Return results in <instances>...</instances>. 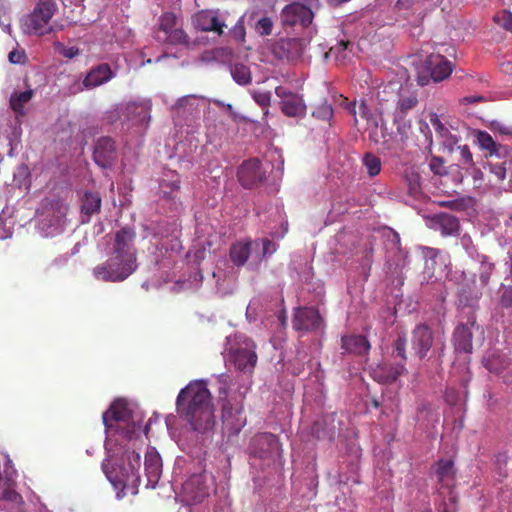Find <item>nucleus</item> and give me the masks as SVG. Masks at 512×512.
I'll list each match as a JSON object with an SVG mask.
<instances>
[{
	"label": "nucleus",
	"instance_id": "4",
	"mask_svg": "<svg viewBox=\"0 0 512 512\" xmlns=\"http://www.w3.org/2000/svg\"><path fill=\"white\" fill-rule=\"evenodd\" d=\"M140 466V453L127 449L123 454L121 465H117L112 459H106L102 463V470L116 488L134 490L140 483Z\"/></svg>",
	"mask_w": 512,
	"mask_h": 512
},
{
	"label": "nucleus",
	"instance_id": "21",
	"mask_svg": "<svg viewBox=\"0 0 512 512\" xmlns=\"http://www.w3.org/2000/svg\"><path fill=\"white\" fill-rule=\"evenodd\" d=\"M369 138L372 142L380 145L383 150H392V135L388 132L387 127L384 124L383 119L377 123V126H372L367 129Z\"/></svg>",
	"mask_w": 512,
	"mask_h": 512
},
{
	"label": "nucleus",
	"instance_id": "44",
	"mask_svg": "<svg viewBox=\"0 0 512 512\" xmlns=\"http://www.w3.org/2000/svg\"><path fill=\"white\" fill-rule=\"evenodd\" d=\"M268 445L269 452H278L279 442L275 435L269 433L258 434V446Z\"/></svg>",
	"mask_w": 512,
	"mask_h": 512
},
{
	"label": "nucleus",
	"instance_id": "12",
	"mask_svg": "<svg viewBox=\"0 0 512 512\" xmlns=\"http://www.w3.org/2000/svg\"><path fill=\"white\" fill-rule=\"evenodd\" d=\"M146 487L155 488L162 474V459L155 448H149L145 453L144 461Z\"/></svg>",
	"mask_w": 512,
	"mask_h": 512
},
{
	"label": "nucleus",
	"instance_id": "56",
	"mask_svg": "<svg viewBox=\"0 0 512 512\" xmlns=\"http://www.w3.org/2000/svg\"><path fill=\"white\" fill-rule=\"evenodd\" d=\"M431 123L433 127L435 128L436 132L441 136L444 137L445 134L448 133L447 128L441 123V121L437 118V116L431 117Z\"/></svg>",
	"mask_w": 512,
	"mask_h": 512
},
{
	"label": "nucleus",
	"instance_id": "54",
	"mask_svg": "<svg viewBox=\"0 0 512 512\" xmlns=\"http://www.w3.org/2000/svg\"><path fill=\"white\" fill-rule=\"evenodd\" d=\"M491 172L497 177L498 180H504L506 177V168L503 163H496L490 165Z\"/></svg>",
	"mask_w": 512,
	"mask_h": 512
},
{
	"label": "nucleus",
	"instance_id": "35",
	"mask_svg": "<svg viewBox=\"0 0 512 512\" xmlns=\"http://www.w3.org/2000/svg\"><path fill=\"white\" fill-rule=\"evenodd\" d=\"M497 305L512 310V285L501 284L497 290Z\"/></svg>",
	"mask_w": 512,
	"mask_h": 512
},
{
	"label": "nucleus",
	"instance_id": "22",
	"mask_svg": "<svg viewBox=\"0 0 512 512\" xmlns=\"http://www.w3.org/2000/svg\"><path fill=\"white\" fill-rule=\"evenodd\" d=\"M129 417V410L123 401L113 402L110 408L102 415L103 423L106 428H112L113 422L124 421Z\"/></svg>",
	"mask_w": 512,
	"mask_h": 512
},
{
	"label": "nucleus",
	"instance_id": "36",
	"mask_svg": "<svg viewBox=\"0 0 512 512\" xmlns=\"http://www.w3.org/2000/svg\"><path fill=\"white\" fill-rule=\"evenodd\" d=\"M358 114L367 122L366 129L377 126V123L382 120L381 114L371 111L363 101L358 106Z\"/></svg>",
	"mask_w": 512,
	"mask_h": 512
},
{
	"label": "nucleus",
	"instance_id": "26",
	"mask_svg": "<svg viewBox=\"0 0 512 512\" xmlns=\"http://www.w3.org/2000/svg\"><path fill=\"white\" fill-rule=\"evenodd\" d=\"M251 241H238L230 248V259L237 265L242 266L248 260L251 254Z\"/></svg>",
	"mask_w": 512,
	"mask_h": 512
},
{
	"label": "nucleus",
	"instance_id": "50",
	"mask_svg": "<svg viewBox=\"0 0 512 512\" xmlns=\"http://www.w3.org/2000/svg\"><path fill=\"white\" fill-rule=\"evenodd\" d=\"M273 21L269 17H263L258 20V32L261 35H270L272 33Z\"/></svg>",
	"mask_w": 512,
	"mask_h": 512
},
{
	"label": "nucleus",
	"instance_id": "45",
	"mask_svg": "<svg viewBox=\"0 0 512 512\" xmlns=\"http://www.w3.org/2000/svg\"><path fill=\"white\" fill-rule=\"evenodd\" d=\"M480 263V272H479V278L483 285H486L490 279V276L492 274V271L494 269V265L488 261H486V256H483L481 259L478 260Z\"/></svg>",
	"mask_w": 512,
	"mask_h": 512
},
{
	"label": "nucleus",
	"instance_id": "31",
	"mask_svg": "<svg viewBox=\"0 0 512 512\" xmlns=\"http://www.w3.org/2000/svg\"><path fill=\"white\" fill-rule=\"evenodd\" d=\"M160 190L164 198L173 201L178 199V192L180 190V180L178 176L172 180H162L160 183Z\"/></svg>",
	"mask_w": 512,
	"mask_h": 512
},
{
	"label": "nucleus",
	"instance_id": "38",
	"mask_svg": "<svg viewBox=\"0 0 512 512\" xmlns=\"http://www.w3.org/2000/svg\"><path fill=\"white\" fill-rule=\"evenodd\" d=\"M362 161L370 177H374L380 173L382 164L379 157L372 153H366Z\"/></svg>",
	"mask_w": 512,
	"mask_h": 512
},
{
	"label": "nucleus",
	"instance_id": "16",
	"mask_svg": "<svg viewBox=\"0 0 512 512\" xmlns=\"http://www.w3.org/2000/svg\"><path fill=\"white\" fill-rule=\"evenodd\" d=\"M114 74L111 67L107 63H102L90 69L84 78V87L86 89H93L102 84L107 83L113 78Z\"/></svg>",
	"mask_w": 512,
	"mask_h": 512
},
{
	"label": "nucleus",
	"instance_id": "43",
	"mask_svg": "<svg viewBox=\"0 0 512 512\" xmlns=\"http://www.w3.org/2000/svg\"><path fill=\"white\" fill-rule=\"evenodd\" d=\"M494 21L506 31L512 32V12L503 10L494 16Z\"/></svg>",
	"mask_w": 512,
	"mask_h": 512
},
{
	"label": "nucleus",
	"instance_id": "64",
	"mask_svg": "<svg viewBox=\"0 0 512 512\" xmlns=\"http://www.w3.org/2000/svg\"><path fill=\"white\" fill-rule=\"evenodd\" d=\"M78 53H79L78 48L70 47V48H68V49L64 50L63 55H64L66 58L71 59V58L75 57L76 55H78Z\"/></svg>",
	"mask_w": 512,
	"mask_h": 512
},
{
	"label": "nucleus",
	"instance_id": "15",
	"mask_svg": "<svg viewBox=\"0 0 512 512\" xmlns=\"http://www.w3.org/2000/svg\"><path fill=\"white\" fill-rule=\"evenodd\" d=\"M429 226L435 231H439L443 236H451L458 232L460 224L457 217L440 213L430 219Z\"/></svg>",
	"mask_w": 512,
	"mask_h": 512
},
{
	"label": "nucleus",
	"instance_id": "10",
	"mask_svg": "<svg viewBox=\"0 0 512 512\" xmlns=\"http://www.w3.org/2000/svg\"><path fill=\"white\" fill-rule=\"evenodd\" d=\"M479 328L476 325L475 318L469 317L467 323L465 324H459L453 334V343L455 346L456 351L458 352H464V353H471L472 351V336H473V329Z\"/></svg>",
	"mask_w": 512,
	"mask_h": 512
},
{
	"label": "nucleus",
	"instance_id": "17",
	"mask_svg": "<svg viewBox=\"0 0 512 512\" xmlns=\"http://www.w3.org/2000/svg\"><path fill=\"white\" fill-rule=\"evenodd\" d=\"M193 23L201 31H213L221 35L225 24L221 22L215 12L203 10L194 16Z\"/></svg>",
	"mask_w": 512,
	"mask_h": 512
},
{
	"label": "nucleus",
	"instance_id": "1",
	"mask_svg": "<svg viewBox=\"0 0 512 512\" xmlns=\"http://www.w3.org/2000/svg\"><path fill=\"white\" fill-rule=\"evenodd\" d=\"M135 239L133 229L124 227L118 230L114 236L112 256L94 268V276L106 282H120L135 272L138 267Z\"/></svg>",
	"mask_w": 512,
	"mask_h": 512
},
{
	"label": "nucleus",
	"instance_id": "18",
	"mask_svg": "<svg viewBox=\"0 0 512 512\" xmlns=\"http://www.w3.org/2000/svg\"><path fill=\"white\" fill-rule=\"evenodd\" d=\"M229 361L235 368L244 373H251L256 363V355L246 349H235L230 352Z\"/></svg>",
	"mask_w": 512,
	"mask_h": 512
},
{
	"label": "nucleus",
	"instance_id": "52",
	"mask_svg": "<svg viewBox=\"0 0 512 512\" xmlns=\"http://www.w3.org/2000/svg\"><path fill=\"white\" fill-rule=\"evenodd\" d=\"M271 96L270 91H258V105L263 108L265 116L268 114L267 106L270 103Z\"/></svg>",
	"mask_w": 512,
	"mask_h": 512
},
{
	"label": "nucleus",
	"instance_id": "61",
	"mask_svg": "<svg viewBox=\"0 0 512 512\" xmlns=\"http://www.w3.org/2000/svg\"><path fill=\"white\" fill-rule=\"evenodd\" d=\"M419 189V177L413 175L409 182V190L412 194H416Z\"/></svg>",
	"mask_w": 512,
	"mask_h": 512
},
{
	"label": "nucleus",
	"instance_id": "33",
	"mask_svg": "<svg viewBox=\"0 0 512 512\" xmlns=\"http://www.w3.org/2000/svg\"><path fill=\"white\" fill-rule=\"evenodd\" d=\"M232 78L240 85L249 84L252 80L250 68L244 64L237 63L231 68Z\"/></svg>",
	"mask_w": 512,
	"mask_h": 512
},
{
	"label": "nucleus",
	"instance_id": "48",
	"mask_svg": "<svg viewBox=\"0 0 512 512\" xmlns=\"http://www.w3.org/2000/svg\"><path fill=\"white\" fill-rule=\"evenodd\" d=\"M406 337L398 336L394 344L393 355L395 358L399 357L402 361L406 359L405 350H406Z\"/></svg>",
	"mask_w": 512,
	"mask_h": 512
},
{
	"label": "nucleus",
	"instance_id": "30",
	"mask_svg": "<svg viewBox=\"0 0 512 512\" xmlns=\"http://www.w3.org/2000/svg\"><path fill=\"white\" fill-rule=\"evenodd\" d=\"M100 207L101 197L99 194L96 192H85L81 205L82 213L87 217H90L91 215L98 213L100 211Z\"/></svg>",
	"mask_w": 512,
	"mask_h": 512
},
{
	"label": "nucleus",
	"instance_id": "58",
	"mask_svg": "<svg viewBox=\"0 0 512 512\" xmlns=\"http://www.w3.org/2000/svg\"><path fill=\"white\" fill-rule=\"evenodd\" d=\"M9 61L13 64H20L24 62L25 55L21 52L13 50L8 55Z\"/></svg>",
	"mask_w": 512,
	"mask_h": 512
},
{
	"label": "nucleus",
	"instance_id": "24",
	"mask_svg": "<svg viewBox=\"0 0 512 512\" xmlns=\"http://www.w3.org/2000/svg\"><path fill=\"white\" fill-rule=\"evenodd\" d=\"M238 180L245 188L251 189L256 184V160L250 159L242 163L238 169Z\"/></svg>",
	"mask_w": 512,
	"mask_h": 512
},
{
	"label": "nucleus",
	"instance_id": "41",
	"mask_svg": "<svg viewBox=\"0 0 512 512\" xmlns=\"http://www.w3.org/2000/svg\"><path fill=\"white\" fill-rule=\"evenodd\" d=\"M333 114V108L327 101L319 103L312 112L313 117L323 121H329L333 117Z\"/></svg>",
	"mask_w": 512,
	"mask_h": 512
},
{
	"label": "nucleus",
	"instance_id": "11",
	"mask_svg": "<svg viewBox=\"0 0 512 512\" xmlns=\"http://www.w3.org/2000/svg\"><path fill=\"white\" fill-rule=\"evenodd\" d=\"M93 158L99 167H111L116 159L115 142L110 137L98 139L94 147Z\"/></svg>",
	"mask_w": 512,
	"mask_h": 512
},
{
	"label": "nucleus",
	"instance_id": "47",
	"mask_svg": "<svg viewBox=\"0 0 512 512\" xmlns=\"http://www.w3.org/2000/svg\"><path fill=\"white\" fill-rule=\"evenodd\" d=\"M458 149L460 152L463 169L468 172L469 167H473L474 164L472 153L470 152V149L467 145L459 146Z\"/></svg>",
	"mask_w": 512,
	"mask_h": 512
},
{
	"label": "nucleus",
	"instance_id": "60",
	"mask_svg": "<svg viewBox=\"0 0 512 512\" xmlns=\"http://www.w3.org/2000/svg\"><path fill=\"white\" fill-rule=\"evenodd\" d=\"M440 204L442 206L449 207L453 210H461L463 208V203H462V201H459V200L443 201V202H440Z\"/></svg>",
	"mask_w": 512,
	"mask_h": 512
},
{
	"label": "nucleus",
	"instance_id": "57",
	"mask_svg": "<svg viewBox=\"0 0 512 512\" xmlns=\"http://www.w3.org/2000/svg\"><path fill=\"white\" fill-rule=\"evenodd\" d=\"M443 138V145L450 151L453 150L454 146L458 143V138L455 135H451L449 132L445 134Z\"/></svg>",
	"mask_w": 512,
	"mask_h": 512
},
{
	"label": "nucleus",
	"instance_id": "32",
	"mask_svg": "<svg viewBox=\"0 0 512 512\" xmlns=\"http://www.w3.org/2000/svg\"><path fill=\"white\" fill-rule=\"evenodd\" d=\"M0 500L12 505H19L22 502V496L7 481L0 480Z\"/></svg>",
	"mask_w": 512,
	"mask_h": 512
},
{
	"label": "nucleus",
	"instance_id": "23",
	"mask_svg": "<svg viewBox=\"0 0 512 512\" xmlns=\"http://www.w3.org/2000/svg\"><path fill=\"white\" fill-rule=\"evenodd\" d=\"M342 348L347 353L362 355L369 351L370 344L362 335H352L342 337Z\"/></svg>",
	"mask_w": 512,
	"mask_h": 512
},
{
	"label": "nucleus",
	"instance_id": "42",
	"mask_svg": "<svg viewBox=\"0 0 512 512\" xmlns=\"http://www.w3.org/2000/svg\"><path fill=\"white\" fill-rule=\"evenodd\" d=\"M51 208L54 211L51 223L60 224L67 214L68 206L63 202L57 200L51 204Z\"/></svg>",
	"mask_w": 512,
	"mask_h": 512
},
{
	"label": "nucleus",
	"instance_id": "3",
	"mask_svg": "<svg viewBox=\"0 0 512 512\" xmlns=\"http://www.w3.org/2000/svg\"><path fill=\"white\" fill-rule=\"evenodd\" d=\"M314 14L306 5L293 2L286 5L281 13V21L285 30L291 29L295 32L303 31L304 35L300 38H289L280 41L282 54H277L278 58L286 56L287 58H295L302 54L304 48L316 33L314 27L311 26Z\"/></svg>",
	"mask_w": 512,
	"mask_h": 512
},
{
	"label": "nucleus",
	"instance_id": "5",
	"mask_svg": "<svg viewBox=\"0 0 512 512\" xmlns=\"http://www.w3.org/2000/svg\"><path fill=\"white\" fill-rule=\"evenodd\" d=\"M283 166L281 151L267 146L263 158L258 159V187L265 184L268 194L277 192L283 176Z\"/></svg>",
	"mask_w": 512,
	"mask_h": 512
},
{
	"label": "nucleus",
	"instance_id": "7",
	"mask_svg": "<svg viewBox=\"0 0 512 512\" xmlns=\"http://www.w3.org/2000/svg\"><path fill=\"white\" fill-rule=\"evenodd\" d=\"M425 70L427 75H418L417 82L420 86L429 83V79L434 82H440L450 76L453 67L452 63L440 54H432L425 60Z\"/></svg>",
	"mask_w": 512,
	"mask_h": 512
},
{
	"label": "nucleus",
	"instance_id": "27",
	"mask_svg": "<svg viewBox=\"0 0 512 512\" xmlns=\"http://www.w3.org/2000/svg\"><path fill=\"white\" fill-rule=\"evenodd\" d=\"M417 103L418 99L416 94L402 88L399 93V100L395 110V117L398 118L404 116L409 110L413 109Z\"/></svg>",
	"mask_w": 512,
	"mask_h": 512
},
{
	"label": "nucleus",
	"instance_id": "39",
	"mask_svg": "<svg viewBox=\"0 0 512 512\" xmlns=\"http://www.w3.org/2000/svg\"><path fill=\"white\" fill-rule=\"evenodd\" d=\"M477 142L481 149L489 151L491 155L498 154V145L488 132L478 131Z\"/></svg>",
	"mask_w": 512,
	"mask_h": 512
},
{
	"label": "nucleus",
	"instance_id": "53",
	"mask_svg": "<svg viewBox=\"0 0 512 512\" xmlns=\"http://www.w3.org/2000/svg\"><path fill=\"white\" fill-rule=\"evenodd\" d=\"M71 80H72V83L68 87L67 94L75 95L77 93L82 92L84 89H86L84 87V80L82 82H80V80L76 77H72Z\"/></svg>",
	"mask_w": 512,
	"mask_h": 512
},
{
	"label": "nucleus",
	"instance_id": "9",
	"mask_svg": "<svg viewBox=\"0 0 512 512\" xmlns=\"http://www.w3.org/2000/svg\"><path fill=\"white\" fill-rule=\"evenodd\" d=\"M292 323L296 331L308 332L319 329L322 320L317 310L303 307L295 309Z\"/></svg>",
	"mask_w": 512,
	"mask_h": 512
},
{
	"label": "nucleus",
	"instance_id": "13",
	"mask_svg": "<svg viewBox=\"0 0 512 512\" xmlns=\"http://www.w3.org/2000/svg\"><path fill=\"white\" fill-rule=\"evenodd\" d=\"M412 349L415 354L423 359L433 345L432 330L425 324H419L412 332Z\"/></svg>",
	"mask_w": 512,
	"mask_h": 512
},
{
	"label": "nucleus",
	"instance_id": "25",
	"mask_svg": "<svg viewBox=\"0 0 512 512\" xmlns=\"http://www.w3.org/2000/svg\"><path fill=\"white\" fill-rule=\"evenodd\" d=\"M483 364L490 372L500 374L509 366L510 360L504 354L493 351L484 357Z\"/></svg>",
	"mask_w": 512,
	"mask_h": 512
},
{
	"label": "nucleus",
	"instance_id": "59",
	"mask_svg": "<svg viewBox=\"0 0 512 512\" xmlns=\"http://www.w3.org/2000/svg\"><path fill=\"white\" fill-rule=\"evenodd\" d=\"M229 405L228 401L222 404V419L224 423L232 416V408Z\"/></svg>",
	"mask_w": 512,
	"mask_h": 512
},
{
	"label": "nucleus",
	"instance_id": "8",
	"mask_svg": "<svg viewBox=\"0 0 512 512\" xmlns=\"http://www.w3.org/2000/svg\"><path fill=\"white\" fill-rule=\"evenodd\" d=\"M182 488L188 500L202 502L213 489L212 477L207 473L193 474L183 483Z\"/></svg>",
	"mask_w": 512,
	"mask_h": 512
},
{
	"label": "nucleus",
	"instance_id": "29",
	"mask_svg": "<svg viewBox=\"0 0 512 512\" xmlns=\"http://www.w3.org/2000/svg\"><path fill=\"white\" fill-rule=\"evenodd\" d=\"M155 39L158 42H163L170 45L188 46L190 44V38L187 33L182 28L177 27L167 35H160V33H155Z\"/></svg>",
	"mask_w": 512,
	"mask_h": 512
},
{
	"label": "nucleus",
	"instance_id": "2",
	"mask_svg": "<svg viewBox=\"0 0 512 512\" xmlns=\"http://www.w3.org/2000/svg\"><path fill=\"white\" fill-rule=\"evenodd\" d=\"M177 412L194 431L204 433L214 425L211 394L202 381L190 382L181 389L176 399Z\"/></svg>",
	"mask_w": 512,
	"mask_h": 512
},
{
	"label": "nucleus",
	"instance_id": "19",
	"mask_svg": "<svg viewBox=\"0 0 512 512\" xmlns=\"http://www.w3.org/2000/svg\"><path fill=\"white\" fill-rule=\"evenodd\" d=\"M151 102L128 103L125 107L126 116L136 124L147 125L150 121Z\"/></svg>",
	"mask_w": 512,
	"mask_h": 512
},
{
	"label": "nucleus",
	"instance_id": "37",
	"mask_svg": "<svg viewBox=\"0 0 512 512\" xmlns=\"http://www.w3.org/2000/svg\"><path fill=\"white\" fill-rule=\"evenodd\" d=\"M176 28V15L172 12H166L159 19V28L156 33L167 35Z\"/></svg>",
	"mask_w": 512,
	"mask_h": 512
},
{
	"label": "nucleus",
	"instance_id": "62",
	"mask_svg": "<svg viewBox=\"0 0 512 512\" xmlns=\"http://www.w3.org/2000/svg\"><path fill=\"white\" fill-rule=\"evenodd\" d=\"M483 100L480 95L466 96L461 99L462 104H474Z\"/></svg>",
	"mask_w": 512,
	"mask_h": 512
},
{
	"label": "nucleus",
	"instance_id": "55",
	"mask_svg": "<svg viewBox=\"0 0 512 512\" xmlns=\"http://www.w3.org/2000/svg\"><path fill=\"white\" fill-rule=\"evenodd\" d=\"M232 33H233L234 38L237 41H239V42L244 41V39H245V29H244L243 22H242L241 19L234 26Z\"/></svg>",
	"mask_w": 512,
	"mask_h": 512
},
{
	"label": "nucleus",
	"instance_id": "6",
	"mask_svg": "<svg viewBox=\"0 0 512 512\" xmlns=\"http://www.w3.org/2000/svg\"><path fill=\"white\" fill-rule=\"evenodd\" d=\"M57 10L54 0H38L32 12L23 19L25 31L40 36L52 32L49 23Z\"/></svg>",
	"mask_w": 512,
	"mask_h": 512
},
{
	"label": "nucleus",
	"instance_id": "28",
	"mask_svg": "<svg viewBox=\"0 0 512 512\" xmlns=\"http://www.w3.org/2000/svg\"><path fill=\"white\" fill-rule=\"evenodd\" d=\"M34 90L28 89L23 92H14L10 97V108L17 116H25V105L32 99Z\"/></svg>",
	"mask_w": 512,
	"mask_h": 512
},
{
	"label": "nucleus",
	"instance_id": "20",
	"mask_svg": "<svg viewBox=\"0 0 512 512\" xmlns=\"http://www.w3.org/2000/svg\"><path fill=\"white\" fill-rule=\"evenodd\" d=\"M420 250L429 274L434 275L437 268L447 265V257L440 250L426 246L420 247Z\"/></svg>",
	"mask_w": 512,
	"mask_h": 512
},
{
	"label": "nucleus",
	"instance_id": "46",
	"mask_svg": "<svg viewBox=\"0 0 512 512\" xmlns=\"http://www.w3.org/2000/svg\"><path fill=\"white\" fill-rule=\"evenodd\" d=\"M406 371L404 364H397L388 368L386 374L382 377L384 382L396 381Z\"/></svg>",
	"mask_w": 512,
	"mask_h": 512
},
{
	"label": "nucleus",
	"instance_id": "34",
	"mask_svg": "<svg viewBox=\"0 0 512 512\" xmlns=\"http://www.w3.org/2000/svg\"><path fill=\"white\" fill-rule=\"evenodd\" d=\"M435 473L440 482H448L454 476V463L452 460H440L435 468Z\"/></svg>",
	"mask_w": 512,
	"mask_h": 512
},
{
	"label": "nucleus",
	"instance_id": "51",
	"mask_svg": "<svg viewBox=\"0 0 512 512\" xmlns=\"http://www.w3.org/2000/svg\"><path fill=\"white\" fill-rule=\"evenodd\" d=\"M429 167L434 174L443 175L446 173L444 161L440 157H432L429 163Z\"/></svg>",
	"mask_w": 512,
	"mask_h": 512
},
{
	"label": "nucleus",
	"instance_id": "49",
	"mask_svg": "<svg viewBox=\"0 0 512 512\" xmlns=\"http://www.w3.org/2000/svg\"><path fill=\"white\" fill-rule=\"evenodd\" d=\"M261 243H262V258L270 257L273 253L276 252V250L278 248L277 242L274 240L268 239V238H263L261 240Z\"/></svg>",
	"mask_w": 512,
	"mask_h": 512
},
{
	"label": "nucleus",
	"instance_id": "14",
	"mask_svg": "<svg viewBox=\"0 0 512 512\" xmlns=\"http://www.w3.org/2000/svg\"><path fill=\"white\" fill-rule=\"evenodd\" d=\"M275 92L282 98L281 109L285 115L297 117L304 114L306 106L301 97L292 93L287 94L282 87H276Z\"/></svg>",
	"mask_w": 512,
	"mask_h": 512
},
{
	"label": "nucleus",
	"instance_id": "40",
	"mask_svg": "<svg viewBox=\"0 0 512 512\" xmlns=\"http://www.w3.org/2000/svg\"><path fill=\"white\" fill-rule=\"evenodd\" d=\"M457 245H459L472 260L478 261L484 256L478 253L471 237L468 235H463Z\"/></svg>",
	"mask_w": 512,
	"mask_h": 512
},
{
	"label": "nucleus",
	"instance_id": "63",
	"mask_svg": "<svg viewBox=\"0 0 512 512\" xmlns=\"http://www.w3.org/2000/svg\"><path fill=\"white\" fill-rule=\"evenodd\" d=\"M472 175V177L475 179V180H478V179H481L482 177V173L479 169H476L474 166L473 167H469V171L465 172V175Z\"/></svg>",
	"mask_w": 512,
	"mask_h": 512
}]
</instances>
